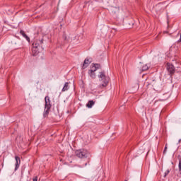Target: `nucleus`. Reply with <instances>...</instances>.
<instances>
[{
    "mask_svg": "<svg viewBox=\"0 0 181 181\" xmlns=\"http://www.w3.org/2000/svg\"><path fill=\"white\" fill-rule=\"evenodd\" d=\"M99 81H100V88H104V87H107L108 86V83H110V77L105 75V71H101L98 75Z\"/></svg>",
    "mask_w": 181,
    "mask_h": 181,
    "instance_id": "f257e3e1",
    "label": "nucleus"
},
{
    "mask_svg": "<svg viewBox=\"0 0 181 181\" xmlns=\"http://www.w3.org/2000/svg\"><path fill=\"white\" fill-rule=\"evenodd\" d=\"M42 43L43 38H42L41 40H36L33 42L32 48L33 56H37V54H39V47H40V45H42Z\"/></svg>",
    "mask_w": 181,
    "mask_h": 181,
    "instance_id": "f03ea898",
    "label": "nucleus"
},
{
    "mask_svg": "<svg viewBox=\"0 0 181 181\" xmlns=\"http://www.w3.org/2000/svg\"><path fill=\"white\" fill-rule=\"evenodd\" d=\"M45 107L43 113L44 118H46L49 115V112H50V109L52 108V104H50V98L49 96H46L45 98Z\"/></svg>",
    "mask_w": 181,
    "mask_h": 181,
    "instance_id": "7ed1b4c3",
    "label": "nucleus"
},
{
    "mask_svg": "<svg viewBox=\"0 0 181 181\" xmlns=\"http://www.w3.org/2000/svg\"><path fill=\"white\" fill-rule=\"evenodd\" d=\"M75 153L77 158H80L81 159L88 157V151L84 148L76 150Z\"/></svg>",
    "mask_w": 181,
    "mask_h": 181,
    "instance_id": "20e7f679",
    "label": "nucleus"
},
{
    "mask_svg": "<svg viewBox=\"0 0 181 181\" xmlns=\"http://www.w3.org/2000/svg\"><path fill=\"white\" fill-rule=\"evenodd\" d=\"M110 12L115 18H118V15H119V8L112 6L110 8Z\"/></svg>",
    "mask_w": 181,
    "mask_h": 181,
    "instance_id": "39448f33",
    "label": "nucleus"
},
{
    "mask_svg": "<svg viewBox=\"0 0 181 181\" xmlns=\"http://www.w3.org/2000/svg\"><path fill=\"white\" fill-rule=\"evenodd\" d=\"M149 67H151V66L149 64H141L139 65V70L140 71V73H141V71H146V70L149 69Z\"/></svg>",
    "mask_w": 181,
    "mask_h": 181,
    "instance_id": "423d86ee",
    "label": "nucleus"
},
{
    "mask_svg": "<svg viewBox=\"0 0 181 181\" xmlns=\"http://www.w3.org/2000/svg\"><path fill=\"white\" fill-rule=\"evenodd\" d=\"M167 70L168 73H170V74H173V73H175V66H173V64H167Z\"/></svg>",
    "mask_w": 181,
    "mask_h": 181,
    "instance_id": "0eeeda50",
    "label": "nucleus"
},
{
    "mask_svg": "<svg viewBox=\"0 0 181 181\" xmlns=\"http://www.w3.org/2000/svg\"><path fill=\"white\" fill-rule=\"evenodd\" d=\"M15 159H16L15 170H18V169H19V166H21V158H19V156H16Z\"/></svg>",
    "mask_w": 181,
    "mask_h": 181,
    "instance_id": "6e6552de",
    "label": "nucleus"
},
{
    "mask_svg": "<svg viewBox=\"0 0 181 181\" xmlns=\"http://www.w3.org/2000/svg\"><path fill=\"white\" fill-rule=\"evenodd\" d=\"M90 64H91V61H90V59H88V58L85 59L83 64L82 66V69H87V67H88Z\"/></svg>",
    "mask_w": 181,
    "mask_h": 181,
    "instance_id": "1a4fd4ad",
    "label": "nucleus"
},
{
    "mask_svg": "<svg viewBox=\"0 0 181 181\" xmlns=\"http://www.w3.org/2000/svg\"><path fill=\"white\" fill-rule=\"evenodd\" d=\"M88 74L91 78H95V69L91 68V69L88 71Z\"/></svg>",
    "mask_w": 181,
    "mask_h": 181,
    "instance_id": "9d476101",
    "label": "nucleus"
},
{
    "mask_svg": "<svg viewBox=\"0 0 181 181\" xmlns=\"http://www.w3.org/2000/svg\"><path fill=\"white\" fill-rule=\"evenodd\" d=\"M91 69H93V70H95V71H97V70L101 69V64H92Z\"/></svg>",
    "mask_w": 181,
    "mask_h": 181,
    "instance_id": "9b49d317",
    "label": "nucleus"
},
{
    "mask_svg": "<svg viewBox=\"0 0 181 181\" xmlns=\"http://www.w3.org/2000/svg\"><path fill=\"white\" fill-rule=\"evenodd\" d=\"M20 33L23 37H25V39H26L27 42H30V38L26 35V33H25V31L21 30Z\"/></svg>",
    "mask_w": 181,
    "mask_h": 181,
    "instance_id": "f8f14e48",
    "label": "nucleus"
},
{
    "mask_svg": "<svg viewBox=\"0 0 181 181\" xmlns=\"http://www.w3.org/2000/svg\"><path fill=\"white\" fill-rule=\"evenodd\" d=\"M94 104H95V102H94L93 100H89L86 104V107L88 108H93V105H94Z\"/></svg>",
    "mask_w": 181,
    "mask_h": 181,
    "instance_id": "ddd939ff",
    "label": "nucleus"
},
{
    "mask_svg": "<svg viewBox=\"0 0 181 181\" xmlns=\"http://www.w3.org/2000/svg\"><path fill=\"white\" fill-rule=\"evenodd\" d=\"M69 82H66L64 83V86L62 90V93H64V91H67L69 90Z\"/></svg>",
    "mask_w": 181,
    "mask_h": 181,
    "instance_id": "4468645a",
    "label": "nucleus"
},
{
    "mask_svg": "<svg viewBox=\"0 0 181 181\" xmlns=\"http://www.w3.org/2000/svg\"><path fill=\"white\" fill-rule=\"evenodd\" d=\"M178 168H179V170L181 173V158L179 159Z\"/></svg>",
    "mask_w": 181,
    "mask_h": 181,
    "instance_id": "2eb2a0df",
    "label": "nucleus"
},
{
    "mask_svg": "<svg viewBox=\"0 0 181 181\" xmlns=\"http://www.w3.org/2000/svg\"><path fill=\"white\" fill-rule=\"evenodd\" d=\"M169 170H167L166 171H165V177H166V176H168V175H169Z\"/></svg>",
    "mask_w": 181,
    "mask_h": 181,
    "instance_id": "dca6fc26",
    "label": "nucleus"
},
{
    "mask_svg": "<svg viewBox=\"0 0 181 181\" xmlns=\"http://www.w3.org/2000/svg\"><path fill=\"white\" fill-rule=\"evenodd\" d=\"M168 149V146H165L164 151H163V153H166V151Z\"/></svg>",
    "mask_w": 181,
    "mask_h": 181,
    "instance_id": "f3484780",
    "label": "nucleus"
},
{
    "mask_svg": "<svg viewBox=\"0 0 181 181\" xmlns=\"http://www.w3.org/2000/svg\"><path fill=\"white\" fill-rule=\"evenodd\" d=\"M33 181H37V177H35V178H33Z\"/></svg>",
    "mask_w": 181,
    "mask_h": 181,
    "instance_id": "a211bd4d",
    "label": "nucleus"
},
{
    "mask_svg": "<svg viewBox=\"0 0 181 181\" xmlns=\"http://www.w3.org/2000/svg\"><path fill=\"white\" fill-rule=\"evenodd\" d=\"M180 42H181V35H180V39L178 40V42L180 43Z\"/></svg>",
    "mask_w": 181,
    "mask_h": 181,
    "instance_id": "6ab92c4d",
    "label": "nucleus"
},
{
    "mask_svg": "<svg viewBox=\"0 0 181 181\" xmlns=\"http://www.w3.org/2000/svg\"><path fill=\"white\" fill-rule=\"evenodd\" d=\"M85 165L87 166V163H86Z\"/></svg>",
    "mask_w": 181,
    "mask_h": 181,
    "instance_id": "aec40b11",
    "label": "nucleus"
},
{
    "mask_svg": "<svg viewBox=\"0 0 181 181\" xmlns=\"http://www.w3.org/2000/svg\"><path fill=\"white\" fill-rule=\"evenodd\" d=\"M180 141H181V140L180 139V140H179V142H180Z\"/></svg>",
    "mask_w": 181,
    "mask_h": 181,
    "instance_id": "412c9836",
    "label": "nucleus"
},
{
    "mask_svg": "<svg viewBox=\"0 0 181 181\" xmlns=\"http://www.w3.org/2000/svg\"><path fill=\"white\" fill-rule=\"evenodd\" d=\"M66 38L65 37L64 40H66Z\"/></svg>",
    "mask_w": 181,
    "mask_h": 181,
    "instance_id": "4be33fe9",
    "label": "nucleus"
}]
</instances>
